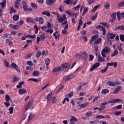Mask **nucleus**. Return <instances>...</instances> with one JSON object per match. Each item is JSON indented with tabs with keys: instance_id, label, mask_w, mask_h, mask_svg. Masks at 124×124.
Returning <instances> with one entry per match:
<instances>
[{
	"instance_id": "5701e85b",
	"label": "nucleus",
	"mask_w": 124,
	"mask_h": 124,
	"mask_svg": "<svg viewBox=\"0 0 124 124\" xmlns=\"http://www.w3.org/2000/svg\"><path fill=\"white\" fill-rule=\"evenodd\" d=\"M98 62H105V59L103 58L101 56L98 55Z\"/></svg>"
},
{
	"instance_id": "774afa93",
	"label": "nucleus",
	"mask_w": 124,
	"mask_h": 124,
	"mask_svg": "<svg viewBox=\"0 0 124 124\" xmlns=\"http://www.w3.org/2000/svg\"><path fill=\"white\" fill-rule=\"evenodd\" d=\"M120 38L121 41H124V35H120Z\"/></svg>"
},
{
	"instance_id": "a211bd4d",
	"label": "nucleus",
	"mask_w": 124,
	"mask_h": 124,
	"mask_svg": "<svg viewBox=\"0 0 124 124\" xmlns=\"http://www.w3.org/2000/svg\"><path fill=\"white\" fill-rule=\"evenodd\" d=\"M61 69L62 68H61V67H56L53 69V72H54V73H57V72L61 71Z\"/></svg>"
},
{
	"instance_id": "a19ab883",
	"label": "nucleus",
	"mask_w": 124,
	"mask_h": 124,
	"mask_svg": "<svg viewBox=\"0 0 124 124\" xmlns=\"http://www.w3.org/2000/svg\"><path fill=\"white\" fill-rule=\"evenodd\" d=\"M88 8H84L83 9V12L82 14V16H84L85 14H86L87 13V12H88Z\"/></svg>"
},
{
	"instance_id": "4468645a",
	"label": "nucleus",
	"mask_w": 124,
	"mask_h": 124,
	"mask_svg": "<svg viewBox=\"0 0 124 124\" xmlns=\"http://www.w3.org/2000/svg\"><path fill=\"white\" fill-rule=\"evenodd\" d=\"M107 35L108 38H110V39H114L115 37H116V34H112L111 33H108Z\"/></svg>"
},
{
	"instance_id": "f704fd0d",
	"label": "nucleus",
	"mask_w": 124,
	"mask_h": 124,
	"mask_svg": "<svg viewBox=\"0 0 124 124\" xmlns=\"http://www.w3.org/2000/svg\"><path fill=\"white\" fill-rule=\"evenodd\" d=\"M108 68H109V67L107 66V67L106 68H105L104 69L101 70V71H100L101 73H105V72H106V71H107V70Z\"/></svg>"
},
{
	"instance_id": "393cba45",
	"label": "nucleus",
	"mask_w": 124,
	"mask_h": 124,
	"mask_svg": "<svg viewBox=\"0 0 124 124\" xmlns=\"http://www.w3.org/2000/svg\"><path fill=\"white\" fill-rule=\"evenodd\" d=\"M40 75V73L37 71H34L32 73V76H39Z\"/></svg>"
},
{
	"instance_id": "ddd939ff",
	"label": "nucleus",
	"mask_w": 124,
	"mask_h": 124,
	"mask_svg": "<svg viewBox=\"0 0 124 124\" xmlns=\"http://www.w3.org/2000/svg\"><path fill=\"white\" fill-rule=\"evenodd\" d=\"M74 78H75V75H72L71 76H69L65 78V82H68L69 80H71V79H73Z\"/></svg>"
},
{
	"instance_id": "cd10ccee",
	"label": "nucleus",
	"mask_w": 124,
	"mask_h": 124,
	"mask_svg": "<svg viewBox=\"0 0 124 124\" xmlns=\"http://www.w3.org/2000/svg\"><path fill=\"white\" fill-rule=\"evenodd\" d=\"M24 84H25L24 82H20L18 85H16V88H17V89H21V88H22V85H24Z\"/></svg>"
},
{
	"instance_id": "7ed1b4c3",
	"label": "nucleus",
	"mask_w": 124,
	"mask_h": 124,
	"mask_svg": "<svg viewBox=\"0 0 124 124\" xmlns=\"http://www.w3.org/2000/svg\"><path fill=\"white\" fill-rule=\"evenodd\" d=\"M23 4V9H24V11H32V9L31 8H28V5H27V2L26 1L22 2Z\"/></svg>"
},
{
	"instance_id": "79ce46f5",
	"label": "nucleus",
	"mask_w": 124,
	"mask_h": 124,
	"mask_svg": "<svg viewBox=\"0 0 124 124\" xmlns=\"http://www.w3.org/2000/svg\"><path fill=\"white\" fill-rule=\"evenodd\" d=\"M88 105H89V103H85L81 105H79V106H80V108H84V107H86V106H88Z\"/></svg>"
},
{
	"instance_id": "0eeeda50",
	"label": "nucleus",
	"mask_w": 124,
	"mask_h": 124,
	"mask_svg": "<svg viewBox=\"0 0 124 124\" xmlns=\"http://www.w3.org/2000/svg\"><path fill=\"white\" fill-rule=\"evenodd\" d=\"M11 66L14 69H15L18 72H20V69H19V67L15 62H13L11 64Z\"/></svg>"
},
{
	"instance_id": "f03ea898",
	"label": "nucleus",
	"mask_w": 124,
	"mask_h": 124,
	"mask_svg": "<svg viewBox=\"0 0 124 124\" xmlns=\"http://www.w3.org/2000/svg\"><path fill=\"white\" fill-rule=\"evenodd\" d=\"M110 52V49L108 48V47L105 46L101 52V55L103 58H106V54ZM106 53V54H105Z\"/></svg>"
},
{
	"instance_id": "4d7b16f0",
	"label": "nucleus",
	"mask_w": 124,
	"mask_h": 124,
	"mask_svg": "<svg viewBox=\"0 0 124 124\" xmlns=\"http://www.w3.org/2000/svg\"><path fill=\"white\" fill-rule=\"evenodd\" d=\"M14 109V108L13 107L10 108H9V111L10 114H13Z\"/></svg>"
},
{
	"instance_id": "f3484780",
	"label": "nucleus",
	"mask_w": 124,
	"mask_h": 124,
	"mask_svg": "<svg viewBox=\"0 0 124 124\" xmlns=\"http://www.w3.org/2000/svg\"><path fill=\"white\" fill-rule=\"evenodd\" d=\"M76 57L77 58V59H85V60L87 61V58H86V57H84L83 55L79 53H77L76 54Z\"/></svg>"
},
{
	"instance_id": "8fccbe9b",
	"label": "nucleus",
	"mask_w": 124,
	"mask_h": 124,
	"mask_svg": "<svg viewBox=\"0 0 124 124\" xmlns=\"http://www.w3.org/2000/svg\"><path fill=\"white\" fill-rule=\"evenodd\" d=\"M19 28H20V27L18 25H15L13 26L14 30H19Z\"/></svg>"
},
{
	"instance_id": "c85d7f7f",
	"label": "nucleus",
	"mask_w": 124,
	"mask_h": 124,
	"mask_svg": "<svg viewBox=\"0 0 124 124\" xmlns=\"http://www.w3.org/2000/svg\"><path fill=\"white\" fill-rule=\"evenodd\" d=\"M78 120L75 117H72V118L70 119V123H74V122H77Z\"/></svg>"
},
{
	"instance_id": "49530a36",
	"label": "nucleus",
	"mask_w": 124,
	"mask_h": 124,
	"mask_svg": "<svg viewBox=\"0 0 124 124\" xmlns=\"http://www.w3.org/2000/svg\"><path fill=\"white\" fill-rule=\"evenodd\" d=\"M104 7L106 9H109V7H110V4L108 2H107L104 5Z\"/></svg>"
},
{
	"instance_id": "5fc2aeb1",
	"label": "nucleus",
	"mask_w": 124,
	"mask_h": 124,
	"mask_svg": "<svg viewBox=\"0 0 124 124\" xmlns=\"http://www.w3.org/2000/svg\"><path fill=\"white\" fill-rule=\"evenodd\" d=\"M123 6H124V0L121 2L118 5V7H122Z\"/></svg>"
},
{
	"instance_id": "a18cd8bd",
	"label": "nucleus",
	"mask_w": 124,
	"mask_h": 124,
	"mask_svg": "<svg viewBox=\"0 0 124 124\" xmlns=\"http://www.w3.org/2000/svg\"><path fill=\"white\" fill-rule=\"evenodd\" d=\"M4 63L5 67H8L9 66V62L6 60L4 61Z\"/></svg>"
},
{
	"instance_id": "dca6fc26",
	"label": "nucleus",
	"mask_w": 124,
	"mask_h": 124,
	"mask_svg": "<svg viewBox=\"0 0 124 124\" xmlns=\"http://www.w3.org/2000/svg\"><path fill=\"white\" fill-rule=\"evenodd\" d=\"M121 90H122V86H117L113 92V93H114L115 94H116V93H119Z\"/></svg>"
},
{
	"instance_id": "9d476101",
	"label": "nucleus",
	"mask_w": 124,
	"mask_h": 124,
	"mask_svg": "<svg viewBox=\"0 0 124 124\" xmlns=\"http://www.w3.org/2000/svg\"><path fill=\"white\" fill-rule=\"evenodd\" d=\"M107 104V102H104L101 104V107L98 108V111H102V110L105 109L106 108V105Z\"/></svg>"
},
{
	"instance_id": "39448f33",
	"label": "nucleus",
	"mask_w": 124,
	"mask_h": 124,
	"mask_svg": "<svg viewBox=\"0 0 124 124\" xmlns=\"http://www.w3.org/2000/svg\"><path fill=\"white\" fill-rule=\"evenodd\" d=\"M45 38H46V36L45 35V33H43L42 35H41L40 37H37L36 41H37V44H39V42L40 41V39L41 40H42V41H43V40H44Z\"/></svg>"
},
{
	"instance_id": "e2e57ef3",
	"label": "nucleus",
	"mask_w": 124,
	"mask_h": 124,
	"mask_svg": "<svg viewBox=\"0 0 124 124\" xmlns=\"http://www.w3.org/2000/svg\"><path fill=\"white\" fill-rule=\"evenodd\" d=\"M92 112L91 111H88L86 113V116L87 117H90V116H92Z\"/></svg>"
},
{
	"instance_id": "f8f14e48",
	"label": "nucleus",
	"mask_w": 124,
	"mask_h": 124,
	"mask_svg": "<svg viewBox=\"0 0 124 124\" xmlns=\"http://www.w3.org/2000/svg\"><path fill=\"white\" fill-rule=\"evenodd\" d=\"M18 93H19V94H25V93H27V90L24 88H19L18 90Z\"/></svg>"
},
{
	"instance_id": "052dcab7",
	"label": "nucleus",
	"mask_w": 124,
	"mask_h": 124,
	"mask_svg": "<svg viewBox=\"0 0 124 124\" xmlns=\"http://www.w3.org/2000/svg\"><path fill=\"white\" fill-rule=\"evenodd\" d=\"M27 64H28V65H30V66H32V65H33V63H32L31 61H29L27 62Z\"/></svg>"
},
{
	"instance_id": "bf43d9fd",
	"label": "nucleus",
	"mask_w": 124,
	"mask_h": 124,
	"mask_svg": "<svg viewBox=\"0 0 124 124\" xmlns=\"http://www.w3.org/2000/svg\"><path fill=\"white\" fill-rule=\"evenodd\" d=\"M25 37H30V38H35V34H34L33 35H28L27 36H26Z\"/></svg>"
},
{
	"instance_id": "338daca9",
	"label": "nucleus",
	"mask_w": 124,
	"mask_h": 124,
	"mask_svg": "<svg viewBox=\"0 0 124 124\" xmlns=\"http://www.w3.org/2000/svg\"><path fill=\"white\" fill-rule=\"evenodd\" d=\"M51 100H52V103H56V96L53 97Z\"/></svg>"
},
{
	"instance_id": "2f4dec72",
	"label": "nucleus",
	"mask_w": 124,
	"mask_h": 124,
	"mask_svg": "<svg viewBox=\"0 0 124 124\" xmlns=\"http://www.w3.org/2000/svg\"><path fill=\"white\" fill-rule=\"evenodd\" d=\"M70 66V64L69 63H64L62 64V67H64V68H68Z\"/></svg>"
},
{
	"instance_id": "b1692460",
	"label": "nucleus",
	"mask_w": 124,
	"mask_h": 124,
	"mask_svg": "<svg viewBox=\"0 0 124 124\" xmlns=\"http://www.w3.org/2000/svg\"><path fill=\"white\" fill-rule=\"evenodd\" d=\"M101 41H102V39H101V38H99L94 42V44H99L101 43Z\"/></svg>"
},
{
	"instance_id": "37998d69",
	"label": "nucleus",
	"mask_w": 124,
	"mask_h": 124,
	"mask_svg": "<svg viewBox=\"0 0 124 124\" xmlns=\"http://www.w3.org/2000/svg\"><path fill=\"white\" fill-rule=\"evenodd\" d=\"M117 17L118 21H121V13L120 12L117 13Z\"/></svg>"
},
{
	"instance_id": "c756f323",
	"label": "nucleus",
	"mask_w": 124,
	"mask_h": 124,
	"mask_svg": "<svg viewBox=\"0 0 124 124\" xmlns=\"http://www.w3.org/2000/svg\"><path fill=\"white\" fill-rule=\"evenodd\" d=\"M108 93H109V90L108 89H103L101 92L102 94H106Z\"/></svg>"
},
{
	"instance_id": "6e6d98bb",
	"label": "nucleus",
	"mask_w": 124,
	"mask_h": 124,
	"mask_svg": "<svg viewBox=\"0 0 124 124\" xmlns=\"http://www.w3.org/2000/svg\"><path fill=\"white\" fill-rule=\"evenodd\" d=\"M102 31H103V35H105V34H106V30L105 29V27H102Z\"/></svg>"
},
{
	"instance_id": "4c0bfd02",
	"label": "nucleus",
	"mask_w": 124,
	"mask_h": 124,
	"mask_svg": "<svg viewBox=\"0 0 124 124\" xmlns=\"http://www.w3.org/2000/svg\"><path fill=\"white\" fill-rule=\"evenodd\" d=\"M19 79L20 78L18 77H15L12 79L13 83H15V82H17V81H18Z\"/></svg>"
},
{
	"instance_id": "9b49d317",
	"label": "nucleus",
	"mask_w": 124,
	"mask_h": 124,
	"mask_svg": "<svg viewBox=\"0 0 124 124\" xmlns=\"http://www.w3.org/2000/svg\"><path fill=\"white\" fill-rule=\"evenodd\" d=\"M32 103H33V100H31V101H30L28 103V104L25 108L26 111L29 110V109H30V108H31V105H32Z\"/></svg>"
},
{
	"instance_id": "603ef678",
	"label": "nucleus",
	"mask_w": 124,
	"mask_h": 124,
	"mask_svg": "<svg viewBox=\"0 0 124 124\" xmlns=\"http://www.w3.org/2000/svg\"><path fill=\"white\" fill-rule=\"evenodd\" d=\"M28 81H33V82L37 83V82H38V79L36 78H29Z\"/></svg>"
},
{
	"instance_id": "13d9d810",
	"label": "nucleus",
	"mask_w": 124,
	"mask_h": 124,
	"mask_svg": "<svg viewBox=\"0 0 124 124\" xmlns=\"http://www.w3.org/2000/svg\"><path fill=\"white\" fill-rule=\"evenodd\" d=\"M97 38H98V35H94L92 37V39L94 41V40H95V39H97Z\"/></svg>"
},
{
	"instance_id": "4be33fe9",
	"label": "nucleus",
	"mask_w": 124,
	"mask_h": 124,
	"mask_svg": "<svg viewBox=\"0 0 124 124\" xmlns=\"http://www.w3.org/2000/svg\"><path fill=\"white\" fill-rule=\"evenodd\" d=\"M27 23H34V20L31 17H29L26 19Z\"/></svg>"
},
{
	"instance_id": "09e8293b",
	"label": "nucleus",
	"mask_w": 124,
	"mask_h": 124,
	"mask_svg": "<svg viewBox=\"0 0 124 124\" xmlns=\"http://www.w3.org/2000/svg\"><path fill=\"white\" fill-rule=\"evenodd\" d=\"M41 56V51L40 50H38L36 54V58H39Z\"/></svg>"
},
{
	"instance_id": "aec40b11",
	"label": "nucleus",
	"mask_w": 124,
	"mask_h": 124,
	"mask_svg": "<svg viewBox=\"0 0 124 124\" xmlns=\"http://www.w3.org/2000/svg\"><path fill=\"white\" fill-rule=\"evenodd\" d=\"M42 15H46V16H47V17H50V16H51V14H50V12L48 11H44L42 13Z\"/></svg>"
},
{
	"instance_id": "6ab92c4d",
	"label": "nucleus",
	"mask_w": 124,
	"mask_h": 124,
	"mask_svg": "<svg viewBox=\"0 0 124 124\" xmlns=\"http://www.w3.org/2000/svg\"><path fill=\"white\" fill-rule=\"evenodd\" d=\"M53 93V92H51L50 93L48 94L47 95V101H50V100H51V99H52V94Z\"/></svg>"
},
{
	"instance_id": "20e7f679",
	"label": "nucleus",
	"mask_w": 124,
	"mask_h": 124,
	"mask_svg": "<svg viewBox=\"0 0 124 124\" xmlns=\"http://www.w3.org/2000/svg\"><path fill=\"white\" fill-rule=\"evenodd\" d=\"M57 18L58 22H59V23H62L63 21H65V20H66V16H65V15H63L62 16V17L60 15H58Z\"/></svg>"
},
{
	"instance_id": "c9c22d12",
	"label": "nucleus",
	"mask_w": 124,
	"mask_h": 124,
	"mask_svg": "<svg viewBox=\"0 0 124 124\" xmlns=\"http://www.w3.org/2000/svg\"><path fill=\"white\" fill-rule=\"evenodd\" d=\"M118 49H116L113 51V53L111 55V57H115V56H117L118 55Z\"/></svg>"
},
{
	"instance_id": "864d4df0",
	"label": "nucleus",
	"mask_w": 124,
	"mask_h": 124,
	"mask_svg": "<svg viewBox=\"0 0 124 124\" xmlns=\"http://www.w3.org/2000/svg\"><path fill=\"white\" fill-rule=\"evenodd\" d=\"M32 117H33V115H32L31 113H30L28 116V121H31V120H32Z\"/></svg>"
},
{
	"instance_id": "ea45409f",
	"label": "nucleus",
	"mask_w": 124,
	"mask_h": 124,
	"mask_svg": "<svg viewBox=\"0 0 124 124\" xmlns=\"http://www.w3.org/2000/svg\"><path fill=\"white\" fill-rule=\"evenodd\" d=\"M46 32H48L49 33H50L51 34H52V33H53V32H54V31H53L52 29L48 28V29L46 30Z\"/></svg>"
},
{
	"instance_id": "de8ad7c7",
	"label": "nucleus",
	"mask_w": 124,
	"mask_h": 124,
	"mask_svg": "<svg viewBox=\"0 0 124 124\" xmlns=\"http://www.w3.org/2000/svg\"><path fill=\"white\" fill-rule=\"evenodd\" d=\"M121 82L120 81H116L113 82L114 87H116V86H118L119 85H120Z\"/></svg>"
},
{
	"instance_id": "a878e982",
	"label": "nucleus",
	"mask_w": 124,
	"mask_h": 124,
	"mask_svg": "<svg viewBox=\"0 0 124 124\" xmlns=\"http://www.w3.org/2000/svg\"><path fill=\"white\" fill-rule=\"evenodd\" d=\"M99 6H100V5L98 4L96 5L95 7H93V8L92 10V12H95L96 10H97V9L99 8Z\"/></svg>"
},
{
	"instance_id": "7c9ffc66",
	"label": "nucleus",
	"mask_w": 124,
	"mask_h": 124,
	"mask_svg": "<svg viewBox=\"0 0 124 124\" xmlns=\"http://www.w3.org/2000/svg\"><path fill=\"white\" fill-rule=\"evenodd\" d=\"M0 5L2 6L1 8H3L6 4V0H3L2 2L0 3Z\"/></svg>"
},
{
	"instance_id": "412c9836",
	"label": "nucleus",
	"mask_w": 124,
	"mask_h": 124,
	"mask_svg": "<svg viewBox=\"0 0 124 124\" xmlns=\"http://www.w3.org/2000/svg\"><path fill=\"white\" fill-rule=\"evenodd\" d=\"M55 2V0H46V3L47 5H51Z\"/></svg>"
},
{
	"instance_id": "680f3d73",
	"label": "nucleus",
	"mask_w": 124,
	"mask_h": 124,
	"mask_svg": "<svg viewBox=\"0 0 124 124\" xmlns=\"http://www.w3.org/2000/svg\"><path fill=\"white\" fill-rule=\"evenodd\" d=\"M117 15V13H114L111 15V18L112 19H116V15Z\"/></svg>"
},
{
	"instance_id": "f257e3e1",
	"label": "nucleus",
	"mask_w": 124,
	"mask_h": 124,
	"mask_svg": "<svg viewBox=\"0 0 124 124\" xmlns=\"http://www.w3.org/2000/svg\"><path fill=\"white\" fill-rule=\"evenodd\" d=\"M66 14L70 16V17H72V22L73 24H76L77 21L76 20L77 19V15L75 14V13H70V11L66 12Z\"/></svg>"
},
{
	"instance_id": "e433bc0d",
	"label": "nucleus",
	"mask_w": 124,
	"mask_h": 124,
	"mask_svg": "<svg viewBox=\"0 0 124 124\" xmlns=\"http://www.w3.org/2000/svg\"><path fill=\"white\" fill-rule=\"evenodd\" d=\"M19 3H20V2L16 0L15 2V8H19Z\"/></svg>"
},
{
	"instance_id": "72a5a7b5",
	"label": "nucleus",
	"mask_w": 124,
	"mask_h": 124,
	"mask_svg": "<svg viewBox=\"0 0 124 124\" xmlns=\"http://www.w3.org/2000/svg\"><path fill=\"white\" fill-rule=\"evenodd\" d=\"M100 25H102V26H105V27H106L107 28H109L110 27V24L107 23L101 22Z\"/></svg>"
},
{
	"instance_id": "1a4fd4ad",
	"label": "nucleus",
	"mask_w": 124,
	"mask_h": 124,
	"mask_svg": "<svg viewBox=\"0 0 124 124\" xmlns=\"http://www.w3.org/2000/svg\"><path fill=\"white\" fill-rule=\"evenodd\" d=\"M36 22H39L40 25H42L44 23V19L43 17H36Z\"/></svg>"
},
{
	"instance_id": "2eb2a0df",
	"label": "nucleus",
	"mask_w": 124,
	"mask_h": 124,
	"mask_svg": "<svg viewBox=\"0 0 124 124\" xmlns=\"http://www.w3.org/2000/svg\"><path fill=\"white\" fill-rule=\"evenodd\" d=\"M99 65H100V63L99 62H96L95 64L93 65L91 69V71H93V69H95V68H96V67H98Z\"/></svg>"
},
{
	"instance_id": "473e14b6",
	"label": "nucleus",
	"mask_w": 124,
	"mask_h": 124,
	"mask_svg": "<svg viewBox=\"0 0 124 124\" xmlns=\"http://www.w3.org/2000/svg\"><path fill=\"white\" fill-rule=\"evenodd\" d=\"M107 85L110 86V87H114V82L111 81H108Z\"/></svg>"
},
{
	"instance_id": "bb28decb",
	"label": "nucleus",
	"mask_w": 124,
	"mask_h": 124,
	"mask_svg": "<svg viewBox=\"0 0 124 124\" xmlns=\"http://www.w3.org/2000/svg\"><path fill=\"white\" fill-rule=\"evenodd\" d=\"M19 18H20V16H19V15H17V16L14 15L13 16V19L15 21H18V20H19Z\"/></svg>"
},
{
	"instance_id": "0e129e2a",
	"label": "nucleus",
	"mask_w": 124,
	"mask_h": 124,
	"mask_svg": "<svg viewBox=\"0 0 124 124\" xmlns=\"http://www.w3.org/2000/svg\"><path fill=\"white\" fill-rule=\"evenodd\" d=\"M117 29H118V30H121V31H124V26H118L117 27Z\"/></svg>"
},
{
	"instance_id": "58836bf2",
	"label": "nucleus",
	"mask_w": 124,
	"mask_h": 124,
	"mask_svg": "<svg viewBox=\"0 0 124 124\" xmlns=\"http://www.w3.org/2000/svg\"><path fill=\"white\" fill-rule=\"evenodd\" d=\"M72 95H73V92H71L68 94H66L65 95V97H69V98L72 97Z\"/></svg>"
},
{
	"instance_id": "c03bdc74",
	"label": "nucleus",
	"mask_w": 124,
	"mask_h": 124,
	"mask_svg": "<svg viewBox=\"0 0 124 124\" xmlns=\"http://www.w3.org/2000/svg\"><path fill=\"white\" fill-rule=\"evenodd\" d=\"M45 63H46V65H47V66L49 65V64H50V59L47 58L46 60Z\"/></svg>"
},
{
	"instance_id": "3c124183",
	"label": "nucleus",
	"mask_w": 124,
	"mask_h": 124,
	"mask_svg": "<svg viewBox=\"0 0 124 124\" xmlns=\"http://www.w3.org/2000/svg\"><path fill=\"white\" fill-rule=\"evenodd\" d=\"M31 6L32 8H34L35 9H37V6L35 3H31Z\"/></svg>"
},
{
	"instance_id": "423d86ee",
	"label": "nucleus",
	"mask_w": 124,
	"mask_h": 124,
	"mask_svg": "<svg viewBox=\"0 0 124 124\" xmlns=\"http://www.w3.org/2000/svg\"><path fill=\"white\" fill-rule=\"evenodd\" d=\"M118 102H124V100L120 99H113L108 101V103H118Z\"/></svg>"
},
{
	"instance_id": "69168bd1",
	"label": "nucleus",
	"mask_w": 124,
	"mask_h": 124,
	"mask_svg": "<svg viewBox=\"0 0 124 124\" xmlns=\"http://www.w3.org/2000/svg\"><path fill=\"white\" fill-rule=\"evenodd\" d=\"M9 99H10V96H9V95H6V96H5L6 101H7V102H8Z\"/></svg>"
},
{
	"instance_id": "6e6552de",
	"label": "nucleus",
	"mask_w": 124,
	"mask_h": 124,
	"mask_svg": "<svg viewBox=\"0 0 124 124\" xmlns=\"http://www.w3.org/2000/svg\"><path fill=\"white\" fill-rule=\"evenodd\" d=\"M107 65L108 67H109V66H114V67H117L118 66V63L117 62L107 63Z\"/></svg>"
}]
</instances>
